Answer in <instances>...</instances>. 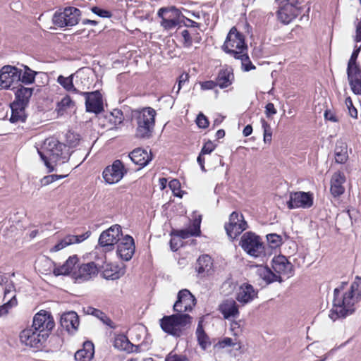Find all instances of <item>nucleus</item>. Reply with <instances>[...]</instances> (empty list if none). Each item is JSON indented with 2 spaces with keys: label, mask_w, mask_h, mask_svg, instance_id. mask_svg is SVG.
<instances>
[{
  "label": "nucleus",
  "mask_w": 361,
  "mask_h": 361,
  "mask_svg": "<svg viewBox=\"0 0 361 361\" xmlns=\"http://www.w3.org/2000/svg\"><path fill=\"white\" fill-rule=\"evenodd\" d=\"M102 264L99 263V272H102V277L106 280H117L126 273V266L125 264L120 267L118 264L106 263L102 260Z\"/></svg>",
  "instance_id": "21"
},
{
  "label": "nucleus",
  "mask_w": 361,
  "mask_h": 361,
  "mask_svg": "<svg viewBox=\"0 0 361 361\" xmlns=\"http://www.w3.org/2000/svg\"><path fill=\"white\" fill-rule=\"evenodd\" d=\"M122 228L121 226L118 224H115L111 226L110 228L106 229V231H104L100 234V239L102 240V243L105 242L106 240H103L104 238H106V237H111V242L114 243H118V241L121 240L120 236H122Z\"/></svg>",
  "instance_id": "34"
},
{
  "label": "nucleus",
  "mask_w": 361,
  "mask_h": 361,
  "mask_svg": "<svg viewBox=\"0 0 361 361\" xmlns=\"http://www.w3.org/2000/svg\"><path fill=\"white\" fill-rule=\"evenodd\" d=\"M345 180L346 178L345 174L340 171L335 172L332 175L330 181V191L334 197H340L344 193L345 188L343 184L345 183Z\"/></svg>",
  "instance_id": "27"
},
{
  "label": "nucleus",
  "mask_w": 361,
  "mask_h": 361,
  "mask_svg": "<svg viewBox=\"0 0 361 361\" xmlns=\"http://www.w3.org/2000/svg\"><path fill=\"white\" fill-rule=\"evenodd\" d=\"M92 13L102 18H109L112 16L111 11L105 9H102L97 6H93L91 8Z\"/></svg>",
  "instance_id": "51"
},
{
  "label": "nucleus",
  "mask_w": 361,
  "mask_h": 361,
  "mask_svg": "<svg viewBox=\"0 0 361 361\" xmlns=\"http://www.w3.org/2000/svg\"><path fill=\"white\" fill-rule=\"evenodd\" d=\"M65 137L68 147H75L78 145L80 140V135L78 133H75L72 130H68L66 133Z\"/></svg>",
  "instance_id": "47"
},
{
  "label": "nucleus",
  "mask_w": 361,
  "mask_h": 361,
  "mask_svg": "<svg viewBox=\"0 0 361 361\" xmlns=\"http://www.w3.org/2000/svg\"><path fill=\"white\" fill-rule=\"evenodd\" d=\"M53 274L56 276H59L61 275L67 276L71 274V271H69V269L67 268L66 265L63 264V265L60 267H55L53 270Z\"/></svg>",
  "instance_id": "53"
},
{
  "label": "nucleus",
  "mask_w": 361,
  "mask_h": 361,
  "mask_svg": "<svg viewBox=\"0 0 361 361\" xmlns=\"http://www.w3.org/2000/svg\"><path fill=\"white\" fill-rule=\"evenodd\" d=\"M271 267L276 274L288 276L293 274V265L283 255L275 256L271 260Z\"/></svg>",
  "instance_id": "23"
},
{
  "label": "nucleus",
  "mask_w": 361,
  "mask_h": 361,
  "mask_svg": "<svg viewBox=\"0 0 361 361\" xmlns=\"http://www.w3.org/2000/svg\"><path fill=\"white\" fill-rule=\"evenodd\" d=\"M217 85L216 82L213 80H207L200 83L202 90H212Z\"/></svg>",
  "instance_id": "61"
},
{
  "label": "nucleus",
  "mask_w": 361,
  "mask_h": 361,
  "mask_svg": "<svg viewBox=\"0 0 361 361\" xmlns=\"http://www.w3.org/2000/svg\"><path fill=\"white\" fill-rule=\"evenodd\" d=\"M266 238L269 245L268 250L279 247L283 243L282 237L279 234L269 233L267 235Z\"/></svg>",
  "instance_id": "46"
},
{
  "label": "nucleus",
  "mask_w": 361,
  "mask_h": 361,
  "mask_svg": "<svg viewBox=\"0 0 361 361\" xmlns=\"http://www.w3.org/2000/svg\"><path fill=\"white\" fill-rule=\"evenodd\" d=\"M239 245L248 255L255 258L270 255V253H267V249L262 242L260 237L252 231H247L243 234Z\"/></svg>",
  "instance_id": "3"
},
{
  "label": "nucleus",
  "mask_w": 361,
  "mask_h": 361,
  "mask_svg": "<svg viewBox=\"0 0 361 361\" xmlns=\"http://www.w3.org/2000/svg\"><path fill=\"white\" fill-rule=\"evenodd\" d=\"M80 17V9L74 6H67L54 13L52 22L59 27H72L79 23Z\"/></svg>",
  "instance_id": "5"
},
{
  "label": "nucleus",
  "mask_w": 361,
  "mask_h": 361,
  "mask_svg": "<svg viewBox=\"0 0 361 361\" xmlns=\"http://www.w3.org/2000/svg\"><path fill=\"white\" fill-rule=\"evenodd\" d=\"M221 49L231 56H238L240 53L247 51V46L245 42V36L233 27L228 33Z\"/></svg>",
  "instance_id": "4"
},
{
  "label": "nucleus",
  "mask_w": 361,
  "mask_h": 361,
  "mask_svg": "<svg viewBox=\"0 0 361 361\" xmlns=\"http://www.w3.org/2000/svg\"><path fill=\"white\" fill-rule=\"evenodd\" d=\"M258 297V290L255 289L252 285L248 283H243L239 288L236 295V300L243 305L252 302Z\"/></svg>",
  "instance_id": "24"
},
{
  "label": "nucleus",
  "mask_w": 361,
  "mask_h": 361,
  "mask_svg": "<svg viewBox=\"0 0 361 361\" xmlns=\"http://www.w3.org/2000/svg\"><path fill=\"white\" fill-rule=\"evenodd\" d=\"M279 5L278 19L283 24L290 23L300 13V8L298 0H275Z\"/></svg>",
  "instance_id": "6"
},
{
  "label": "nucleus",
  "mask_w": 361,
  "mask_h": 361,
  "mask_svg": "<svg viewBox=\"0 0 361 361\" xmlns=\"http://www.w3.org/2000/svg\"><path fill=\"white\" fill-rule=\"evenodd\" d=\"M85 99L86 111L90 113L104 111L103 97L99 90L81 93Z\"/></svg>",
  "instance_id": "19"
},
{
  "label": "nucleus",
  "mask_w": 361,
  "mask_h": 361,
  "mask_svg": "<svg viewBox=\"0 0 361 361\" xmlns=\"http://www.w3.org/2000/svg\"><path fill=\"white\" fill-rule=\"evenodd\" d=\"M135 251V245L133 238L130 235H126L117 243L116 254L122 260L130 261Z\"/></svg>",
  "instance_id": "18"
},
{
  "label": "nucleus",
  "mask_w": 361,
  "mask_h": 361,
  "mask_svg": "<svg viewBox=\"0 0 361 361\" xmlns=\"http://www.w3.org/2000/svg\"><path fill=\"white\" fill-rule=\"evenodd\" d=\"M348 79L352 91L355 94H361V69L352 73Z\"/></svg>",
  "instance_id": "40"
},
{
  "label": "nucleus",
  "mask_w": 361,
  "mask_h": 361,
  "mask_svg": "<svg viewBox=\"0 0 361 361\" xmlns=\"http://www.w3.org/2000/svg\"><path fill=\"white\" fill-rule=\"evenodd\" d=\"M94 353V346L92 341L84 342L82 348L75 353V359L77 361H90Z\"/></svg>",
  "instance_id": "31"
},
{
  "label": "nucleus",
  "mask_w": 361,
  "mask_h": 361,
  "mask_svg": "<svg viewBox=\"0 0 361 361\" xmlns=\"http://www.w3.org/2000/svg\"><path fill=\"white\" fill-rule=\"evenodd\" d=\"M155 115L156 114H138L137 117V137L149 138L152 136L154 126Z\"/></svg>",
  "instance_id": "13"
},
{
  "label": "nucleus",
  "mask_w": 361,
  "mask_h": 361,
  "mask_svg": "<svg viewBox=\"0 0 361 361\" xmlns=\"http://www.w3.org/2000/svg\"><path fill=\"white\" fill-rule=\"evenodd\" d=\"M71 105L73 106V102L69 96H66L61 99V102L58 103L56 110L58 111V113H60L61 111H65L67 110V108L70 107Z\"/></svg>",
  "instance_id": "48"
},
{
  "label": "nucleus",
  "mask_w": 361,
  "mask_h": 361,
  "mask_svg": "<svg viewBox=\"0 0 361 361\" xmlns=\"http://www.w3.org/2000/svg\"><path fill=\"white\" fill-rule=\"evenodd\" d=\"M165 361H190V360L184 355L169 354L166 356Z\"/></svg>",
  "instance_id": "56"
},
{
  "label": "nucleus",
  "mask_w": 361,
  "mask_h": 361,
  "mask_svg": "<svg viewBox=\"0 0 361 361\" xmlns=\"http://www.w3.org/2000/svg\"><path fill=\"white\" fill-rule=\"evenodd\" d=\"M24 68L25 71L23 73H22V70H20V82L25 85L33 83L37 72L32 71L27 66H25Z\"/></svg>",
  "instance_id": "44"
},
{
  "label": "nucleus",
  "mask_w": 361,
  "mask_h": 361,
  "mask_svg": "<svg viewBox=\"0 0 361 361\" xmlns=\"http://www.w3.org/2000/svg\"><path fill=\"white\" fill-rule=\"evenodd\" d=\"M240 219H245L243 215L237 212H233L229 216V223L240 222Z\"/></svg>",
  "instance_id": "62"
},
{
  "label": "nucleus",
  "mask_w": 361,
  "mask_h": 361,
  "mask_svg": "<svg viewBox=\"0 0 361 361\" xmlns=\"http://www.w3.org/2000/svg\"><path fill=\"white\" fill-rule=\"evenodd\" d=\"M183 37V46L185 48H190L192 44V37L188 30H183L181 32Z\"/></svg>",
  "instance_id": "50"
},
{
  "label": "nucleus",
  "mask_w": 361,
  "mask_h": 361,
  "mask_svg": "<svg viewBox=\"0 0 361 361\" xmlns=\"http://www.w3.org/2000/svg\"><path fill=\"white\" fill-rule=\"evenodd\" d=\"M196 303L197 300L191 292L188 289H182L178 293L173 310L179 313L191 312Z\"/></svg>",
  "instance_id": "10"
},
{
  "label": "nucleus",
  "mask_w": 361,
  "mask_h": 361,
  "mask_svg": "<svg viewBox=\"0 0 361 361\" xmlns=\"http://www.w3.org/2000/svg\"><path fill=\"white\" fill-rule=\"evenodd\" d=\"M60 324L68 332L75 331L79 326V317L74 311L65 312L61 316Z\"/></svg>",
  "instance_id": "30"
},
{
  "label": "nucleus",
  "mask_w": 361,
  "mask_h": 361,
  "mask_svg": "<svg viewBox=\"0 0 361 361\" xmlns=\"http://www.w3.org/2000/svg\"><path fill=\"white\" fill-rule=\"evenodd\" d=\"M202 216H199L193 220L192 226L185 229H173L170 235L173 237H178L180 239H186L190 236H200L201 235L200 224Z\"/></svg>",
  "instance_id": "22"
},
{
  "label": "nucleus",
  "mask_w": 361,
  "mask_h": 361,
  "mask_svg": "<svg viewBox=\"0 0 361 361\" xmlns=\"http://www.w3.org/2000/svg\"><path fill=\"white\" fill-rule=\"evenodd\" d=\"M192 322V317L187 313L176 312L171 315H165L159 319L161 330L176 338L185 336L186 329Z\"/></svg>",
  "instance_id": "2"
},
{
  "label": "nucleus",
  "mask_w": 361,
  "mask_h": 361,
  "mask_svg": "<svg viewBox=\"0 0 361 361\" xmlns=\"http://www.w3.org/2000/svg\"><path fill=\"white\" fill-rule=\"evenodd\" d=\"M219 311L225 319L236 317L239 315L238 305L233 299L224 300L219 305Z\"/></svg>",
  "instance_id": "29"
},
{
  "label": "nucleus",
  "mask_w": 361,
  "mask_h": 361,
  "mask_svg": "<svg viewBox=\"0 0 361 361\" xmlns=\"http://www.w3.org/2000/svg\"><path fill=\"white\" fill-rule=\"evenodd\" d=\"M195 269L202 276L212 275L214 272L212 258L209 255H202L197 259Z\"/></svg>",
  "instance_id": "26"
},
{
  "label": "nucleus",
  "mask_w": 361,
  "mask_h": 361,
  "mask_svg": "<svg viewBox=\"0 0 361 361\" xmlns=\"http://www.w3.org/2000/svg\"><path fill=\"white\" fill-rule=\"evenodd\" d=\"M216 145H214L212 141L209 140L202 147L200 153L202 154H209L215 149Z\"/></svg>",
  "instance_id": "55"
},
{
  "label": "nucleus",
  "mask_w": 361,
  "mask_h": 361,
  "mask_svg": "<svg viewBox=\"0 0 361 361\" xmlns=\"http://www.w3.org/2000/svg\"><path fill=\"white\" fill-rule=\"evenodd\" d=\"M314 203L313 194L311 192H290L287 207L289 209L296 208L309 209Z\"/></svg>",
  "instance_id": "9"
},
{
  "label": "nucleus",
  "mask_w": 361,
  "mask_h": 361,
  "mask_svg": "<svg viewBox=\"0 0 361 361\" xmlns=\"http://www.w3.org/2000/svg\"><path fill=\"white\" fill-rule=\"evenodd\" d=\"M27 114H11L9 121L11 123H16L19 121L25 122L26 121Z\"/></svg>",
  "instance_id": "58"
},
{
  "label": "nucleus",
  "mask_w": 361,
  "mask_h": 361,
  "mask_svg": "<svg viewBox=\"0 0 361 361\" xmlns=\"http://www.w3.org/2000/svg\"><path fill=\"white\" fill-rule=\"evenodd\" d=\"M257 271L258 276L263 279L267 284L275 282L276 273H274L267 265L259 266Z\"/></svg>",
  "instance_id": "39"
},
{
  "label": "nucleus",
  "mask_w": 361,
  "mask_h": 361,
  "mask_svg": "<svg viewBox=\"0 0 361 361\" xmlns=\"http://www.w3.org/2000/svg\"><path fill=\"white\" fill-rule=\"evenodd\" d=\"M195 121L197 126L200 128H206L209 124V120L204 114H197Z\"/></svg>",
  "instance_id": "52"
},
{
  "label": "nucleus",
  "mask_w": 361,
  "mask_h": 361,
  "mask_svg": "<svg viewBox=\"0 0 361 361\" xmlns=\"http://www.w3.org/2000/svg\"><path fill=\"white\" fill-rule=\"evenodd\" d=\"M169 243L171 250L173 252L177 251L180 246L183 245V243L180 239H176L175 238H172L170 240Z\"/></svg>",
  "instance_id": "60"
},
{
  "label": "nucleus",
  "mask_w": 361,
  "mask_h": 361,
  "mask_svg": "<svg viewBox=\"0 0 361 361\" xmlns=\"http://www.w3.org/2000/svg\"><path fill=\"white\" fill-rule=\"evenodd\" d=\"M49 342L51 343V346L54 348H59L63 344V338L59 335H53Z\"/></svg>",
  "instance_id": "54"
},
{
  "label": "nucleus",
  "mask_w": 361,
  "mask_h": 361,
  "mask_svg": "<svg viewBox=\"0 0 361 361\" xmlns=\"http://www.w3.org/2000/svg\"><path fill=\"white\" fill-rule=\"evenodd\" d=\"M360 51V47L355 49L351 54V56L348 63V68H347L348 77H351L352 73H353L354 72H356L360 69L359 66L356 63V61H357V59Z\"/></svg>",
  "instance_id": "42"
},
{
  "label": "nucleus",
  "mask_w": 361,
  "mask_h": 361,
  "mask_svg": "<svg viewBox=\"0 0 361 361\" xmlns=\"http://www.w3.org/2000/svg\"><path fill=\"white\" fill-rule=\"evenodd\" d=\"M95 117L102 127L109 130L113 129V126L121 124L124 120L123 114H95Z\"/></svg>",
  "instance_id": "28"
},
{
  "label": "nucleus",
  "mask_w": 361,
  "mask_h": 361,
  "mask_svg": "<svg viewBox=\"0 0 361 361\" xmlns=\"http://www.w3.org/2000/svg\"><path fill=\"white\" fill-rule=\"evenodd\" d=\"M180 17L183 18V25L185 27H200V24L198 23L185 17L182 14L180 15Z\"/></svg>",
  "instance_id": "63"
},
{
  "label": "nucleus",
  "mask_w": 361,
  "mask_h": 361,
  "mask_svg": "<svg viewBox=\"0 0 361 361\" xmlns=\"http://www.w3.org/2000/svg\"><path fill=\"white\" fill-rule=\"evenodd\" d=\"M103 240H106V243L104 242L102 243V240L100 239V237L99 238V245L102 247H103L104 251L105 252L111 251L114 249V246L118 243L111 242V237H106V238H104Z\"/></svg>",
  "instance_id": "49"
},
{
  "label": "nucleus",
  "mask_w": 361,
  "mask_h": 361,
  "mask_svg": "<svg viewBox=\"0 0 361 361\" xmlns=\"http://www.w3.org/2000/svg\"><path fill=\"white\" fill-rule=\"evenodd\" d=\"M85 311L87 314L93 315L99 319L100 321L111 329H115L116 328V325L112 322V320L100 310L88 306Z\"/></svg>",
  "instance_id": "36"
},
{
  "label": "nucleus",
  "mask_w": 361,
  "mask_h": 361,
  "mask_svg": "<svg viewBox=\"0 0 361 361\" xmlns=\"http://www.w3.org/2000/svg\"><path fill=\"white\" fill-rule=\"evenodd\" d=\"M32 88L25 87L20 85L16 92V100L9 104L11 113H18L23 111L27 106L29 99L32 94Z\"/></svg>",
  "instance_id": "17"
},
{
  "label": "nucleus",
  "mask_w": 361,
  "mask_h": 361,
  "mask_svg": "<svg viewBox=\"0 0 361 361\" xmlns=\"http://www.w3.org/2000/svg\"><path fill=\"white\" fill-rule=\"evenodd\" d=\"M235 344L231 338L225 337L221 341H219L216 346H219L220 348H224L226 346H233Z\"/></svg>",
  "instance_id": "59"
},
{
  "label": "nucleus",
  "mask_w": 361,
  "mask_h": 361,
  "mask_svg": "<svg viewBox=\"0 0 361 361\" xmlns=\"http://www.w3.org/2000/svg\"><path fill=\"white\" fill-rule=\"evenodd\" d=\"M78 261H79V259L77 257V255H73V256L69 257L68 259L65 262L64 264L66 265L67 268L69 269V271L71 273L73 267L78 262Z\"/></svg>",
  "instance_id": "57"
},
{
  "label": "nucleus",
  "mask_w": 361,
  "mask_h": 361,
  "mask_svg": "<svg viewBox=\"0 0 361 361\" xmlns=\"http://www.w3.org/2000/svg\"><path fill=\"white\" fill-rule=\"evenodd\" d=\"M158 16L161 18V25L166 30H170L178 25L181 11L176 7H162L158 11Z\"/></svg>",
  "instance_id": "11"
},
{
  "label": "nucleus",
  "mask_w": 361,
  "mask_h": 361,
  "mask_svg": "<svg viewBox=\"0 0 361 361\" xmlns=\"http://www.w3.org/2000/svg\"><path fill=\"white\" fill-rule=\"evenodd\" d=\"M248 226L245 219H240V222L228 223L225 225V230L229 238H236L240 234L247 228Z\"/></svg>",
  "instance_id": "32"
},
{
  "label": "nucleus",
  "mask_w": 361,
  "mask_h": 361,
  "mask_svg": "<svg viewBox=\"0 0 361 361\" xmlns=\"http://www.w3.org/2000/svg\"><path fill=\"white\" fill-rule=\"evenodd\" d=\"M37 152L44 165L49 169V172L54 171V167L51 165V161L57 162L62 160L64 162L70 157L67 145L59 142L54 137L47 138L41 149H37Z\"/></svg>",
  "instance_id": "1"
},
{
  "label": "nucleus",
  "mask_w": 361,
  "mask_h": 361,
  "mask_svg": "<svg viewBox=\"0 0 361 361\" xmlns=\"http://www.w3.org/2000/svg\"><path fill=\"white\" fill-rule=\"evenodd\" d=\"M13 288H14V284L13 282L8 285L5 288L4 299L6 300V298H8V300L6 303L0 307V317L6 314L9 308L13 307L18 304L16 295H13L11 297L9 296V294L11 293Z\"/></svg>",
  "instance_id": "33"
},
{
  "label": "nucleus",
  "mask_w": 361,
  "mask_h": 361,
  "mask_svg": "<svg viewBox=\"0 0 361 361\" xmlns=\"http://www.w3.org/2000/svg\"><path fill=\"white\" fill-rule=\"evenodd\" d=\"M233 80V74L230 70H221L218 74L216 78V84L221 88H226L231 85Z\"/></svg>",
  "instance_id": "38"
},
{
  "label": "nucleus",
  "mask_w": 361,
  "mask_h": 361,
  "mask_svg": "<svg viewBox=\"0 0 361 361\" xmlns=\"http://www.w3.org/2000/svg\"><path fill=\"white\" fill-rule=\"evenodd\" d=\"M202 321L200 320L198 322V325L196 329V335L198 344L202 350H206L209 346L211 345L209 338L204 331L202 326Z\"/></svg>",
  "instance_id": "37"
},
{
  "label": "nucleus",
  "mask_w": 361,
  "mask_h": 361,
  "mask_svg": "<svg viewBox=\"0 0 361 361\" xmlns=\"http://www.w3.org/2000/svg\"><path fill=\"white\" fill-rule=\"evenodd\" d=\"M54 326V319L51 312L42 310L34 316L31 328L39 331H45L49 334Z\"/></svg>",
  "instance_id": "15"
},
{
  "label": "nucleus",
  "mask_w": 361,
  "mask_h": 361,
  "mask_svg": "<svg viewBox=\"0 0 361 361\" xmlns=\"http://www.w3.org/2000/svg\"><path fill=\"white\" fill-rule=\"evenodd\" d=\"M127 173L128 169L123 161L116 159L104 169L102 176L106 183L114 184L119 182Z\"/></svg>",
  "instance_id": "8"
},
{
  "label": "nucleus",
  "mask_w": 361,
  "mask_h": 361,
  "mask_svg": "<svg viewBox=\"0 0 361 361\" xmlns=\"http://www.w3.org/2000/svg\"><path fill=\"white\" fill-rule=\"evenodd\" d=\"M234 58L241 61L243 71L247 72L255 69V66L252 64L247 53L241 52L238 54V56H235Z\"/></svg>",
  "instance_id": "45"
},
{
  "label": "nucleus",
  "mask_w": 361,
  "mask_h": 361,
  "mask_svg": "<svg viewBox=\"0 0 361 361\" xmlns=\"http://www.w3.org/2000/svg\"><path fill=\"white\" fill-rule=\"evenodd\" d=\"M49 334L45 331L35 330L33 328L25 329L20 334V340L27 346L41 349L45 346Z\"/></svg>",
  "instance_id": "7"
},
{
  "label": "nucleus",
  "mask_w": 361,
  "mask_h": 361,
  "mask_svg": "<svg viewBox=\"0 0 361 361\" xmlns=\"http://www.w3.org/2000/svg\"><path fill=\"white\" fill-rule=\"evenodd\" d=\"M73 75L68 77L59 75L57 82L67 91L78 93L79 91L74 87L73 82Z\"/></svg>",
  "instance_id": "43"
},
{
  "label": "nucleus",
  "mask_w": 361,
  "mask_h": 361,
  "mask_svg": "<svg viewBox=\"0 0 361 361\" xmlns=\"http://www.w3.org/2000/svg\"><path fill=\"white\" fill-rule=\"evenodd\" d=\"M99 267V262L82 264L77 270L72 272V277L79 282L88 281L98 274Z\"/></svg>",
  "instance_id": "14"
},
{
  "label": "nucleus",
  "mask_w": 361,
  "mask_h": 361,
  "mask_svg": "<svg viewBox=\"0 0 361 361\" xmlns=\"http://www.w3.org/2000/svg\"><path fill=\"white\" fill-rule=\"evenodd\" d=\"M54 178H56L55 174L48 175L42 178L40 180L42 186L47 185L55 181Z\"/></svg>",
  "instance_id": "64"
},
{
  "label": "nucleus",
  "mask_w": 361,
  "mask_h": 361,
  "mask_svg": "<svg viewBox=\"0 0 361 361\" xmlns=\"http://www.w3.org/2000/svg\"><path fill=\"white\" fill-rule=\"evenodd\" d=\"M114 346L120 350L128 352V350H131L133 343L128 340L126 336L119 334L115 338Z\"/></svg>",
  "instance_id": "41"
},
{
  "label": "nucleus",
  "mask_w": 361,
  "mask_h": 361,
  "mask_svg": "<svg viewBox=\"0 0 361 361\" xmlns=\"http://www.w3.org/2000/svg\"><path fill=\"white\" fill-rule=\"evenodd\" d=\"M20 69L12 66H4L0 70V86L8 89L15 82H20Z\"/></svg>",
  "instance_id": "20"
},
{
  "label": "nucleus",
  "mask_w": 361,
  "mask_h": 361,
  "mask_svg": "<svg viewBox=\"0 0 361 361\" xmlns=\"http://www.w3.org/2000/svg\"><path fill=\"white\" fill-rule=\"evenodd\" d=\"M361 300V277L356 276L351 283L349 290L343 294V304L346 302L347 307L355 311V305Z\"/></svg>",
  "instance_id": "16"
},
{
  "label": "nucleus",
  "mask_w": 361,
  "mask_h": 361,
  "mask_svg": "<svg viewBox=\"0 0 361 361\" xmlns=\"http://www.w3.org/2000/svg\"><path fill=\"white\" fill-rule=\"evenodd\" d=\"M341 290L337 287L334 290L333 308L330 311L329 317L335 321L338 318H345L347 316L354 313L353 309L347 307L346 302H342L343 295L340 298Z\"/></svg>",
  "instance_id": "12"
},
{
  "label": "nucleus",
  "mask_w": 361,
  "mask_h": 361,
  "mask_svg": "<svg viewBox=\"0 0 361 361\" xmlns=\"http://www.w3.org/2000/svg\"><path fill=\"white\" fill-rule=\"evenodd\" d=\"M128 157L136 165L143 168L149 164L153 159V154L150 152L140 147L135 148L128 154Z\"/></svg>",
  "instance_id": "25"
},
{
  "label": "nucleus",
  "mask_w": 361,
  "mask_h": 361,
  "mask_svg": "<svg viewBox=\"0 0 361 361\" xmlns=\"http://www.w3.org/2000/svg\"><path fill=\"white\" fill-rule=\"evenodd\" d=\"M348 145L342 140L337 141L334 149L335 161L337 164H344L348 159Z\"/></svg>",
  "instance_id": "35"
}]
</instances>
